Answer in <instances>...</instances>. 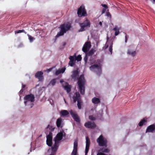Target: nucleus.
I'll return each mask as SVG.
<instances>
[{"mask_svg": "<svg viewBox=\"0 0 155 155\" xmlns=\"http://www.w3.org/2000/svg\"><path fill=\"white\" fill-rule=\"evenodd\" d=\"M77 84L78 89L82 95H84L85 93V84L86 81L84 77V75L82 74L78 79Z\"/></svg>", "mask_w": 155, "mask_h": 155, "instance_id": "obj_1", "label": "nucleus"}, {"mask_svg": "<svg viewBox=\"0 0 155 155\" xmlns=\"http://www.w3.org/2000/svg\"><path fill=\"white\" fill-rule=\"evenodd\" d=\"M60 27L61 29V30L58 33L56 38L63 35L64 33H66L67 31L70 29L71 27V25L69 23L64 24L61 25Z\"/></svg>", "mask_w": 155, "mask_h": 155, "instance_id": "obj_2", "label": "nucleus"}, {"mask_svg": "<svg viewBox=\"0 0 155 155\" xmlns=\"http://www.w3.org/2000/svg\"><path fill=\"white\" fill-rule=\"evenodd\" d=\"M81 28L79 30V32L85 31L87 28L90 27L91 22L87 18H85V20L82 23H79Z\"/></svg>", "mask_w": 155, "mask_h": 155, "instance_id": "obj_3", "label": "nucleus"}, {"mask_svg": "<svg viewBox=\"0 0 155 155\" xmlns=\"http://www.w3.org/2000/svg\"><path fill=\"white\" fill-rule=\"evenodd\" d=\"M97 142L99 146L107 147V140L102 135H101L97 139Z\"/></svg>", "mask_w": 155, "mask_h": 155, "instance_id": "obj_4", "label": "nucleus"}, {"mask_svg": "<svg viewBox=\"0 0 155 155\" xmlns=\"http://www.w3.org/2000/svg\"><path fill=\"white\" fill-rule=\"evenodd\" d=\"M77 14L78 17L86 16L87 15L86 10L84 6H81L78 10Z\"/></svg>", "mask_w": 155, "mask_h": 155, "instance_id": "obj_5", "label": "nucleus"}, {"mask_svg": "<svg viewBox=\"0 0 155 155\" xmlns=\"http://www.w3.org/2000/svg\"><path fill=\"white\" fill-rule=\"evenodd\" d=\"M24 100L27 101L24 102L25 105L26 104L27 101H30L31 102H33L35 101V97L34 95L32 94L27 95L24 97Z\"/></svg>", "mask_w": 155, "mask_h": 155, "instance_id": "obj_6", "label": "nucleus"}, {"mask_svg": "<svg viewBox=\"0 0 155 155\" xmlns=\"http://www.w3.org/2000/svg\"><path fill=\"white\" fill-rule=\"evenodd\" d=\"M91 47V43L90 41H87L85 43L82 48L83 51L86 53L89 50L90 48Z\"/></svg>", "mask_w": 155, "mask_h": 155, "instance_id": "obj_7", "label": "nucleus"}, {"mask_svg": "<svg viewBox=\"0 0 155 155\" xmlns=\"http://www.w3.org/2000/svg\"><path fill=\"white\" fill-rule=\"evenodd\" d=\"M65 136V133L64 131L58 133L54 141L58 142L62 139L63 136Z\"/></svg>", "mask_w": 155, "mask_h": 155, "instance_id": "obj_8", "label": "nucleus"}, {"mask_svg": "<svg viewBox=\"0 0 155 155\" xmlns=\"http://www.w3.org/2000/svg\"><path fill=\"white\" fill-rule=\"evenodd\" d=\"M43 74V73L42 71H38L36 73L35 77L38 79L39 81H42L44 79Z\"/></svg>", "mask_w": 155, "mask_h": 155, "instance_id": "obj_9", "label": "nucleus"}, {"mask_svg": "<svg viewBox=\"0 0 155 155\" xmlns=\"http://www.w3.org/2000/svg\"><path fill=\"white\" fill-rule=\"evenodd\" d=\"M84 126L87 128L93 129L96 127V125L94 122L88 121L84 124Z\"/></svg>", "mask_w": 155, "mask_h": 155, "instance_id": "obj_10", "label": "nucleus"}, {"mask_svg": "<svg viewBox=\"0 0 155 155\" xmlns=\"http://www.w3.org/2000/svg\"><path fill=\"white\" fill-rule=\"evenodd\" d=\"M86 145L85 150V155H87L89 149V146L90 144V140L88 137H86Z\"/></svg>", "mask_w": 155, "mask_h": 155, "instance_id": "obj_11", "label": "nucleus"}, {"mask_svg": "<svg viewBox=\"0 0 155 155\" xmlns=\"http://www.w3.org/2000/svg\"><path fill=\"white\" fill-rule=\"evenodd\" d=\"M70 114L72 116L74 120L77 122H80V120L78 116L72 110L70 111Z\"/></svg>", "mask_w": 155, "mask_h": 155, "instance_id": "obj_12", "label": "nucleus"}, {"mask_svg": "<svg viewBox=\"0 0 155 155\" xmlns=\"http://www.w3.org/2000/svg\"><path fill=\"white\" fill-rule=\"evenodd\" d=\"M90 69L91 71H93L95 69H97L98 70L100 71L101 70V64L99 63V65L97 64H94L91 65L90 67Z\"/></svg>", "mask_w": 155, "mask_h": 155, "instance_id": "obj_13", "label": "nucleus"}, {"mask_svg": "<svg viewBox=\"0 0 155 155\" xmlns=\"http://www.w3.org/2000/svg\"><path fill=\"white\" fill-rule=\"evenodd\" d=\"M79 72L78 70L74 71L72 72V74L71 76V78L74 81H75L77 77L78 76Z\"/></svg>", "mask_w": 155, "mask_h": 155, "instance_id": "obj_14", "label": "nucleus"}, {"mask_svg": "<svg viewBox=\"0 0 155 155\" xmlns=\"http://www.w3.org/2000/svg\"><path fill=\"white\" fill-rule=\"evenodd\" d=\"M59 146V143L55 141V143L54 145L51 146V152H53L56 153V152L57 151Z\"/></svg>", "mask_w": 155, "mask_h": 155, "instance_id": "obj_15", "label": "nucleus"}, {"mask_svg": "<svg viewBox=\"0 0 155 155\" xmlns=\"http://www.w3.org/2000/svg\"><path fill=\"white\" fill-rule=\"evenodd\" d=\"M155 130V125L154 124H152L147 127L146 130V133L153 132Z\"/></svg>", "mask_w": 155, "mask_h": 155, "instance_id": "obj_16", "label": "nucleus"}, {"mask_svg": "<svg viewBox=\"0 0 155 155\" xmlns=\"http://www.w3.org/2000/svg\"><path fill=\"white\" fill-rule=\"evenodd\" d=\"M73 101L74 102H76L78 100H80V95L79 92H76L75 94V95L73 97Z\"/></svg>", "mask_w": 155, "mask_h": 155, "instance_id": "obj_17", "label": "nucleus"}, {"mask_svg": "<svg viewBox=\"0 0 155 155\" xmlns=\"http://www.w3.org/2000/svg\"><path fill=\"white\" fill-rule=\"evenodd\" d=\"M69 59L70 60L69 63V65L71 66H73L75 64V61L74 56H70Z\"/></svg>", "mask_w": 155, "mask_h": 155, "instance_id": "obj_18", "label": "nucleus"}, {"mask_svg": "<svg viewBox=\"0 0 155 155\" xmlns=\"http://www.w3.org/2000/svg\"><path fill=\"white\" fill-rule=\"evenodd\" d=\"M65 90L66 91L67 93L70 92L71 91V86L68 83H65V85L63 86Z\"/></svg>", "mask_w": 155, "mask_h": 155, "instance_id": "obj_19", "label": "nucleus"}, {"mask_svg": "<svg viewBox=\"0 0 155 155\" xmlns=\"http://www.w3.org/2000/svg\"><path fill=\"white\" fill-rule=\"evenodd\" d=\"M92 102L94 104H98L100 102L99 98L94 97L92 99Z\"/></svg>", "mask_w": 155, "mask_h": 155, "instance_id": "obj_20", "label": "nucleus"}, {"mask_svg": "<svg viewBox=\"0 0 155 155\" xmlns=\"http://www.w3.org/2000/svg\"><path fill=\"white\" fill-rule=\"evenodd\" d=\"M60 114L61 116H65L68 115L69 113L67 110H63L60 112Z\"/></svg>", "mask_w": 155, "mask_h": 155, "instance_id": "obj_21", "label": "nucleus"}, {"mask_svg": "<svg viewBox=\"0 0 155 155\" xmlns=\"http://www.w3.org/2000/svg\"><path fill=\"white\" fill-rule=\"evenodd\" d=\"M65 70V68H62L57 71L55 73L56 75H58L61 73H63L64 72Z\"/></svg>", "mask_w": 155, "mask_h": 155, "instance_id": "obj_22", "label": "nucleus"}, {"mask_svg": "<svg viewBox=\"0 0 155 155\" xmlns=\"http://www.w3.org/2000/svg\"><path fill=\"white\" fill-rule=\"evenodd\" d=\"M61 122L62 119L61 118H59L57 119L56 121V125L58 128L61 127Z\"/></svg>", "mask_w": 155, "mask_h": 155, "instance_id": "obj_23", "label": "nucleus"}, {"mask_svg": "<svg viewBox=\"0 0 155 155\" xmlns=\"http://www.w3.org/2000/svg\"><path fill=\"white\" fill-rule=\"evenodd\" d=\"M127 53L133 56H134L136 54V52L135 51H132L131 50H128Z\"/></svg>", "mask_w": 155, "mask_h": 155, "instance_id": "obj_24", "label": "nucleus"}, {"mask_svg": "<svg viewBox=\"0 0 155 155\" xmlns=\"http://www.w3.org/2000/svg\"><path fill=\"white\" fill-rule=\"evenodd\" d=\"M74 57L75 61L77 60V61H81L82 59V57L81 55H78L77 57L76 56V55L75 54L74 55Z\"/></svg>", "mask_w": 155, "mask_h": 155, "instance_id": "obj_25", "label": "nucleus"}, {"mask_svg": "<svg viewBox=\"0 0 155 155\" xmlns=\"http://www.w3.org/2000/svg\"><path fill=\"white\" fill-rule=\"evenodd\" d=\"M56 82V79L55 78L49 82L48 85L53 86L55 85Z\"/></svg>", "mask_w": 155, "mask_h": 155, "instance_id": "obj_26", "label": "nucleus"}, {"mask_svg": "<svg viewBox=\"0 0 155 155\" xmlns=\"http://www.w3.org/2000/svg\"><path fill=\"white\" fill-rule=\"evenodd\" d=\"M52 134L51 132H49L48 135L47 136V140H52Z\"/></svg>", "mask_w": 155, "mask_h": 155, "instance_id": "obj_27", "label": "nucleus"}, {"mask_svg": "<svg viewBox=\"0 0 155 155\" xmlns=\"http://www.w3.org/2000/svg\"><path fill=\"white\" fill-rule=\"evenodd\" d=\"M95 62V60L93 58H91L89 60L87 64L89 65H91Z\"/></svg>", "mask_w": 155, "mask_h": 155, "instance_id": "obj_28", "label": "nucleus"}, {"mask_svg": "<svg viewBox=\"0 0 155 155\" xmlns=\"http://www.w3.org/2000/svg\"><path fill=\"white\" fill-rule=\"evenodd\" d=\"M78 146V140H74V143L73 149L77 150Z\"/></svg>", "mask_w": 155, "mask_h": 155, "instance_id": "obj_29", "label": "nucleus"}, {"mask_svg": "<svg viewBox=\"0 0 155 155\" xmlns=\"http://www.w3.org/2000/svg\"><path fill=\"white\" fill-rule=\"evenodd\" d=\"M146 121V120H145L144 119H143L140 121L138 124V125L140 126H142L143 125L144 123Z\"/></svg>", "mask_w": 155, "mask_h": 155, "instance_id": "obj_30", "label": "nucleus"}, {"mask_svg": "<svg viewBox=\"0 0 155 155\" xmlns=\"http://www.w3.org/2000/svg\"><path fill=\"white\" fill-rule=\"evenodd\" d=\"M95 51L93 49H91L86 54L88 55L91 56L94 54Z\"/></svg>", "mask_w": 155, "mask_h": 155, "instance_id": "obj_31", "label": "nucleus"}, {"mask_svg": "<svg viewBox=\"0 0 155 155\" xmlns=\"http://www.w3.org/2000/svg\"><path fill=\"white\" fill-rule=\"evenodd\" d=\"M49 128V129L50 130V131L51 132L52 131H53L54 130V128L53 127L51 126H50L49 125H48V126L46 128V129H47L48 128Z\"/></svg>", "mask_w": 155, "mask_h": 155, "instance_id": "obj_32", "label": "nucleus"}, {"mask_svg": "<svg viewBox=\"0 0 155 155\" xmlns=\"http://www.w3.org/2000/svg\"><path fill=\"white\" fill-rule=\"evenodd\" d=\"M114 30L115 31V36L117 35L119 33V29L117 28H115L114 29Z\"/></svg>", "mask_w": 155, "mask_h": 155, "instance_id": "obj_33", "label": "nucleus"}, {"mask_svg": "<svg viewBox=\"0 0 155 155\" xmlns=\"http://www.w3.org/2000/svg\"><path fill=\"white\" fill-rule=\"evenodd\" d=\"M21 32H24L25 34L27 33V32L24 29H22L21 30H18V31H15V34L20 33Z\"/></svg>", "mask_w": 155, "mask_h": 155, "instance_id": "obj_34", "label": "nucleus"}, {"mask_svg": "<svg viewBox=\"0 0 155 155\" xmlns=\"http://www.w3.org/2000/svg\"><path fill=\"white\" fill-rule=\"evenodd\" d=\"M46 143L48 146L51 147L52 145V140H46Z\"/></svg>", "mask_w": 155, "mask_h": 155, "instance_id": "obj_35", "label": "nucleus"}, {"mask_svg": "<svg viewBox=\"0 0 155 155\" xmlns=\"http://www.w3.org/2000/svg\"><path fill=\"white\" fill-rule=\"evenodd\" d=\"M101 150L102 152L104 153H108L109 151V150L108 149H105L104 148H101Z\"/></svg>", "mask_w": 155, "mask_h": 155, "instance_id": "obj_36", "label": "nucleus"}, {"mask_svg": "<svg viewBox=\"0 0 155 155\" xmlns=\"http://www.w3.org/2000/svg\"><path fill=\"white\" fill-rule=\"evenodd\" d=\"M27 35L28 36V39L31 42H32L33 41L34 39V38L32 37L30 35H29L28 34H27Z\"/></svg>", "mask_w": 155, "mask_h": 155, "instance_id": "obj_37", "label": "nucleus"}, {"mask_svg": "<svg viewBox=\"0 0 155 155\" xmlns=\"http://www.w3.org/2000/svg\"><path fill=\"white\" fill-rule=\"evenodd\" d=\"M87 54H86V53L85 56V57L84 58V62H85V64H87V63H88V62L87 61V59H88V57H87Z\"/></svg>", "mask_w": 155, "mask_h": 155, "instance_id": "obj_38", "label": "nucleus"}, {"mask_svg": "<svg viewBox=\"0 0 155 155\" xmlns=\"http://www.w3.org/2000/svg\"><path fill=\"white\" fill-rule=\"evenodd\" d=\"M78 103H77V106L78 107V108L79 109H81V101L80 100H78L77 101Z\"/></svg>", "mask_w": 155, "mask_h": 155, "instance_id": "obj_39", "label": "nucleus"}, {"mask_svg": "<svg viewBox=\"0 0 155 155\" xmlns=\"http://www.w3.org/2000/svg\"><path fill=\"white\" fill-rule=\"evenodd\" d=\"M77 150H75L73 149V150L71 153L72 155H77Z\"/></svg>", "mask_w": 155, "mask_h": 155, "instance_id": "obj_40", "label": "nucleus"}, {"mask_svg": "<svg viewBox=\"0 0 155 155\" xmlns=\"http://www.w3.org/2000/svg\"><path fill=\"white\" fill-rule=\"evenodd\" d=\"M112 45H113V43L112 42L111 45L109 47V51L111 53V54H112V50H113Z\"/></svg>", "mask_w": 155, "mask_h": 155, "instance_id": "obj_41", "label": "nucleus"}, {"mask_svg": "<svg viewBox=\"0 0 155 155\" xmlns=\"http://www.w3.org/2000/svg\"><path fill=\"white\" fill-rule=\"evenodd\" d=\"M89 119L92 120H96L95 117H94L93 115L89 116Z\"/></svg>", "mask_w": 155, "mask_h": 155, "instance_id": "obj_42", "label": "nucleus"}, {"mask_svg": "<svg viewBox=\"0 0 155 155\" xmlns=\"http://www.w3.org/2000/svg\"><path fill=\"white\" fill-rule=\"evenodd\" d=\"M97 155H107V154H104V153H101V152H98L97 154Z\"/></svg>", "mask_w": 155, "mask_h": 155, "instance_id": "obj_43", "label": "nucleus"}, {"mask_svg": "<svg viewBox=\"0 0 155 155\" xmlns=\"http://www.w3.org/2000/svg\"><path fill=\"white\" fill-rule=\"evenodd\" d=\"M125 34H126V33H125ZM128 37V36L127 35H126L125 36V42L126 43L127 41Z\"/></svg>", "mask_w": 155, "mask_h": 155, "instance_id": "obj_44", "label": "nucleus"}, {"mask_svg": "<svg viewBox=\"0 0 155 155\" xmlns=\"http://www.w3.org/2000/svg\"><path fill=\"white\" fill-rule=\"evenodd\" d=\"M101 5L103 7H104L105 8H106L107 9V8H108V6H107V5H105V4H101Z\"/></svg>", "mask_w": 155, "mask_h": 155, "instance_id": "obj_45", "label": "nucleus"}, {"mask_svg": "<svg viewBox=\"0 0 155 155\" xmlns=\"http://www.w3.org/2000/svg\"><path fill=\"white\" fill-rule=\"evenodd\" d=\"M107 9L106 8H103V9H102V14H103L105 12H106V9Z\"/></svg>", "mask_w": 155, "mask_h": 155, "instance_id": "obj_46", "label": "nucleus"}, {"mask_svg": "<svg viewBox=\"0 0 155 155\" xmlns=\"http://www.w3.org/2000/svg\"><path fill=\"white\" fill-rule=\"evenodd\" d=\"M109 45L108 44H107V43H106L105 45V46L104 47L105 49H107Z\"/></svg>", "mask_w": 155, "mask_h": 155, "instance_id": "obj_47", "label": "nucleus"}, {"mask_svg": "<svg viewBox=\"0 0 155 155\" xmlns=\"http://www.w3.org/2000/svg\"><path fill=\"white\" fill-rule=\"evenodd\" d=\"M56 155V153L51 152V154L50 155Z\"/></svg>", "mask_w": 155, "mask_h": 155, "instance_id": "obj_48", "label": "nucleus"}, {"mask_svg": "<svg viewBox=\"0 0 155 155\" xmlns=\"http://www.w3.org/2000/svg\"><path fill=\"white\" fill-rule=\"evenodd\" d=\"M52 68H50L48 69L47 70V71L48 72H49L50 71H51V70H52Z\"/></svg>", "mask_w": 155, "mask_h": 155, "instance_id": "obj_49", "label": "nucleus"}, {"mask_svg": "<svg viewBox=\"0 0 155 155\" xmlns=\"http://www.w3.org/2000/svg\"><path fill=\"white\" fill-rule=\"evenodd\" d=\"M66 45V43L65 42H64L63 43L62 45L63 46H64Z\"/></svg>", "mask_w": 155, "mask_h": 155, "instance_id": "obj_50", "label": "nucleus"}, {"mask_svg": "<svg viewBox=\"0 0 155 155\" xmlns=\"http://www.w3.org/2000/svg\"><path fill=\"white\" fill-rule=\"evenodd\" d=\"M26 85H22V88H24L25 87Z\"/></svg>", "mask_w": 155, "mask_h": 155, "instance_id": "obj_51", "label": "nucleus"}, {"mask_svg": "<svg viewBox=\"0 0 155 155\" xmlns=\"http://www.w3.org/2000/svg\"><path fill=\"white\" fill-rule=\"evenodd\" d=\"M99 24L100 25H102V23L101 21H100L99 23Z\"/></svg>", "mask_w": 155, "mask_h": 155, "instance_id": "obj_52", "label": "nucleus"}, {"mask_svg": "<svg viewBox=\"0 0 155 155\" xmlns=\"http://www.w3.org/2000/svg\"><path fill=\"white\" fill-rule=\"evenodd\" d=\"M97 61L98 62H100V60H97Z\"/></svg>", "mask_w": 155, "mask_h": 155, "instance_id": "obj_53", "label": "nucleus"}, {"mask_svg": "<svg viewBox=\"0 0 155 155\" xmlns=\"http://www.w3.org/2000/svg\"><path fill=\"white\" fill-rule=\"evenodd\" d=\"M109 15V13H107V16H108V15Z\"/></svg>", "mask_w": 155, "mask_h": 155, "instance_id": "obj_54", "label": "nucleus"}, {"mask_svg": "<svg viewBox=\"0 0 155 155\" xmlns=\"http://www.w3.org/2000/svg\"><path fill=\"white\" fill-rule=\"evenodd\" d=\"M45 134H48V132H45Z\"/></svg>", "mask_w": 155, "mask_h": 155, "instance_id": "obj_55", "label": "nucleus"}, {"mask_svg": "<svg viewBox=\"0 0 155 155\" xmlns=\"http://www.w3.org/2000/svg\"><path fill=\"white\" fill-rule=\"evenodd\" d=\"M108 37H107V41H108Z\"/></svg>", "mask_w": 155, "mask_h": 155, "instance_id": "obj_56", "label": "nucleus"}, {"mask_svg": "<svg viewBox=\"0 0 155 155\" xmlns=\"http://www.w3.org/2000/svg\"><path fill=\"white\" fill-rule=\"evenodd\" d=\"M153 2L155 3V0H153Z\"/></svg>", "mask_w": 155, "mask_h": 155, "instance_id": "obj_57", "label": "nucleus"}, {"mask_svg": "<svg viewBox=\"0 0 155 155\" xmlns=\"http://www.w3.org/2000/svg\"><path fill=\"white\" fill-rule=\"evenodd\" d=\"M64 101H65V103H66V101L65 100H64Z\"/></svg>", "mask_w": 155, "mask_h": 155, "instance_id": "obj_58", "label": "nucleus"}]
</instances>
